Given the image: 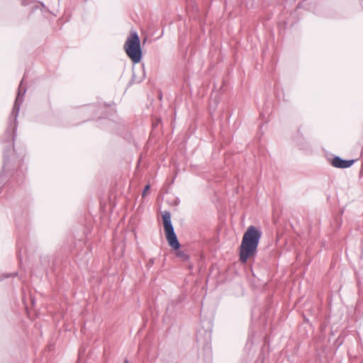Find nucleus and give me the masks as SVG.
<instances>
[{"mask_svg": "<svg viewBox=\"0 0 363 363\" xmlns=\"http://www.w3.org/2000/svg\"><path fill=\"white\" fill-rule=\"evenodd\" d=\"M177 255L179 257L184 258V259H186L188 258V256L183 252H178Z\"/></svg>", "mask_w": 363, "mask_h": 363, "instance_id": "6e6552de", "label": "nucleus"}, {"mask_svg": "<svg viewBox=\"0 0 363 363\" xmlns=\"http://www.w3.org/2000/svg\"><path fill=\"white\" fill-rule=\"evenodd\" d=\"M124 50L134 64L139 63L142 59V50L140 38L136 31H132L124 43Z\"/></svg>", "mask_w": 363, "mask_h": 363, "instance_id": "f03ea898", "label": "nucleus"}, {"mask_svg": "<svg viewBox=\"0 0 363 363\" xmlns=\"http://www.w3.org/2000/svg\"><path fill=\"white\" fill-rule=\"evenodd\" d=\"M154 263H155V259H154L153 258H151V259H149V261L147 262V265H146V266H147V268H149V269H150L151 267H152V266H153Z\"/></svg>", "mask_w": 363, "mask_h": 363, "instance_id": "0eeeda50", "label": "nucleus"}, {"mask_svg": "<svg viewBox=\"0 0 363 363\" xmlns=\"http://www.w3.org/2000/svg\"><path fill=\"white\" fill-rule=\"evenodd\" d=\"M124 363H129V361L126 359H125Z\"/></svg>", "mask_w": 363, "mask_h": 363, "instance_id": "9d476101", "label": "nucleus"}, {"mask_svg": "<svg viewBox=\"0 0 363 363\" xmlns=\"http://www.w3.org/2000/svg\"><path fill=\"white\" fill-rule=\"evenodd\" d=\"M24 78H26V76H23V79L21 80L22 83L23 82V79H24Z\"/></svg>", "mask_w": 363, "mask_h": 363, "instance_id": "9b49d317", "label": "nucleus"}, {"mask_svg": "<svg viewBox=\"0 0 363 363\" xmlns=\"http://www.w3.org/2000/svg\"><path fill=\"white\" fill-rule=\"evenodd\" d=\"M150 189V185H146L144 188V190H143V196H144L146 193L149 191Z\"/></svg>", "mask_w": 363, "mask_h": 363, "instance_id": "1a4fd4ad", "label": "nucleus"}, {"mask_svg": "<svg viewBox=\"0 0 363 363\" xmlns=\"http://www.w3.org/2000/svg\"><path fill=\"white\" fill-rule=\"evenodd\" d=\"M262 232L256 227H248L240 246V261L242 263H245L248 259L256 256Z\"/></svg>", "mask_w": 363, "mask_h": 363, "instance_id": "f257e3e1", "label": "nucleus"}, {"mask_svg": "<svg viewBox=\"0 0 363 363\" xmlns=\"http://www.w3.org/2000/svg\"><path fill=\"white\" fill-rule=\"evenodd\" d=\"M26 91V89L22 87V82H21L19 87H18V90L17 96L16 98V100H15V102L13 104V107L11 113V116H10L9 120V126H8V129L6 130V133H8V134H9V128L13 125V135L15 134V132L16 130V127H17V124H16L17 117H18V113L20 111L21 105L23 102V97L25 95Z\"/></svg>", "mask_w": 363, "mask_h": 363, "instance_id": "20e7f679", "label": "nucleus"}, {"mask_svg": "<svg viewBox=\"0 0 363 363\" xmlns=\"http://www.w3.org/2000/svg\"><path fill=\"white\" fill-rule=\"evenodd\" d=\"M11 275V274H8V275L5 276L4 277H10Z\"/></svg>", "mask_w": 363, "mask_h": 363, "instance_id": "f8f14e48", "label": "nucleus"}, {"mask_svg": "<svg viewBox=\"0 0 363 363\" xmlns=\"http://www.w3.org/2000/svg\"><path fill=\"white\" fill-rule=\"evenodd\" d=\"M6 166V156L4 155V165H3V167H2V171H1V177H3V175H4V173H5Z\"/></svg>", "mask_w": 363, "mask_h": 363, "instance_id": "423d86ee", "label": "nucleus"}, {"mask_svg": "<svg viewBox=\"0 0 363 363\" xmlns=\"http://www.w3.org/2000/svg\"><path fill=\"white\" fill-rule=\"evenodd\" d=\"M162 219L166 238L169 246L174 250H179L180 247V243L172 224L171 213L169 211H164L162 213Z\"/></svg>", "mask_w": 363, "mask_h": 363, "instance_id": "7ed1b4c3", "label": "nucleus"}, {"mask_svg": "<svg viewBox=\"0 0 363 363\" xmlns=\"http://www.w3.org/2000/svg\"><path fill=\"white\" fill-rule=\"evenodd\" d=\"M354 162V160H343L339 156H335L333 158L331 164L336 168L346 169L351 167Z\"/></svg>", "mask_w": 363, "mask_h": 363, "instance_id": "39448f33", "label": "nucleus"}]
</instances>
